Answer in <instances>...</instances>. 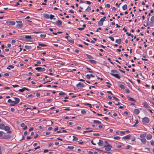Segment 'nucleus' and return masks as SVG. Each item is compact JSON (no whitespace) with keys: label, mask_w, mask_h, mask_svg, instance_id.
<instances>
[{"label":"nucleus","mask_w":154,"mask_h":154,"mask_svg":"<svg viewBox=\"0 0 154 154\" xmlns=\"http://www.w3.org/2000/svg\"><path fill=\"white\" fill-rule=\"evenodd\" d=\"M73 141H77L78 140V139L75 136H73Z\"/></svg>","instance_id":"obj_35"},{"label":"nucleus","mask_w":154,"mask_h":154,"mask_svg":"<svg viewBox=\"0 0 154 154\" xmlns=\"http://www.w3.org/2000/svg\"><path fill=\"white\" fill-rule=\"evenodd\" d=\"M16 22L17 23H18V24H17L16 25V26L17 27L21 28V27H23V24L22 23V21H20V20H19V21L17 20V21H16Z\"/></svg>","instance_id":"obj_1"},{"label":"nucleus","mask_w":154,"mask_h":154,"mask_svg":"<svg viewBox=\"0 0 154 154\" xmlns=\"http://www.w3.org/2000/svg\"><path fill=\"white\" fill-rule=\"evenodd\" d=\"M106 6L108 8H109L110 7V5L109 4H107L106 5Z\"/></svg>","instance_id":"obj_58"},{"label":"nucleus","mask_w":154,"mask_h":154,"mask_svg":"<svg viewBox=\"0 0 154 154\" xmlns=\"http://www.w3.org/2000/svg\"><path fill=\"white\" fill-rule=\"evenodd\" d=\"M35 69L38 72H43L45 70V68H42L41 67H36Z\"/></svg>","instance_id":"obj_5"},{"label":"nucleus","mask_w":154,"mask_h":154,"mask_svg":"<svg viewBox=\"0 0 154 154\" xmlns=\"http://www.w3.org/2000/svg\"><path fill=\"white\" fill-rule=\"evenodd\" d=\"M151 27L153 26V23L152 22H150L149 25Z\"/></svg>","instance_id":"obj_45"},{"label":"nucleus","mask_w":154,"mask_h":154,"mask_svg":"<svg viewBox=\"0 0 154 154\" xmlns=\"http://www.w3.org/2000/svg\"><path fill=\"white\" fill-rule=\"evenodd\" d=\"M6 23L8 25H14L15 24V22L9 20H7Z\"/></svg>","instance_id":"obj_3"},{"label":"nucleus","mask_w":154,"mask_h":154,"mask_svg":"<svg viewBox=\"0 0 154 154\" xmlns=\"http://www.w3.org/2000/svg\"><path fill=\"white\" fill-rule=\"evenodd\" d=\"M104 19L103 18H101L100 20V21H101V22H102L103 23V22L104 21Z\"/></svg>","instance_id":"obj_63"},{"label":"nucleus","mask_w":154,"mask_h":154,"mask_svg":"<svg viewBox=\"0 0 154 154\" xmlns=\"http://www.w3.org/2000/svg\"><path fill=\"white\" fill-rule=\"evenodd\" d=\"M21 126L23 128V129L24 130H26L27 129V126L24 123H22L21 125Z\"/></svg>","instance_id":"obj_10"},{"label":"nucleus","mask_w":154,"mask_h":154,"mask_svg":"<svg viewBox=\"0 0 154 154\" xmlns=\"http://www.w3.org/2000/svg\"><path fill=\"white\" fill-rule=\"evenodd\" d=\"M149 122V118L147 117H145L143 118L142 122L143 123H148Z\"/></svg>","instance_id":"obj_4"},{"label":"nucleus","mask_w":154,"mask_h":154,"mask_svg":"<svg viewBox=\"0 0 154 154\" xmlns=\"http://www.w3.org/2000/svg\"><path fill=\"white\" fill-rule=\"evenodd\" d=\"M131 136V135L130 134H128L123 137L122 138L123 139H128L130 138Z\"/></svg>","instance_id":"obj_13"},{"label":"nucleus","mask_w":154,"mask_h":154,"mask_svg":"<svg viewBox=\"0 0 154 154\" xmlns=\"http://www.w3.org/2000/svg\"><path fill=\"white\" fill-rule=\"evenodd\" d=\"M128 99L130 101H135L136 100H134L133 98L129 96L127 97Z\"/></svg>","instance_id":"obj_18"},{"label":"nucleus","mask_w":154,"mask_h":154,"mask_svg":"<svg viewBox=\"0 0 154 154\" xmlns=\"http://www.w3.org/2000/svg\"><path fill=\"white\" fill-rule=\"evenodd\" d=\"M107 59L108 60H109V61L113 65H114L113 63L111 61V60L110 58H109Z\"/></svg>","instance_id":"obj_53"},{"label":"nucleus","mask_w":154,"mask_h":154,"mask_svg":"<svg viewBox=\"0 0 154 154\" xmlns=\"http://www.w3.org/2000/svg\"><path fill=\"white\" fill-rule=\"evenodd\" d=\"M97 24L99 26H101L103 25V23L100 21L98 22Z\"/></svg>","instance_id":"obj_27"},{"label":"nucleus","mask_w":154,"mask_h":154,"mask_svg":"<svg viewBox=\"0 0 154 154\" xmlns=\"http://www.w3.org/2000/svg\"><path fill=\"white\" fill-rule=\"evenodd\" d=\"M152 138V136L150 134H148L146 137V139L147 140H150Z\"/></svg>","instance_id":"obj_22"},{"label":"nucleus","mask_w":154,"mask_h":154,"mask_svg":"<svg viewBox=\"0 0 154 154\" xmlns=\"http://www.w3.org/2000/svg\"><path fill=\"white\" fill-rule=\"evenodd\" d=\"M5 130L6 131H9L10 129V128L9 127H8V126H5V128H4Z\"/></svg>","instance_id":"obj_21"},{"label":"nucleus","mask_w":154,"mask_h":154,"mask_svg":"<svg viewBox=\"0 0 154 154\" xmlns=\"http://www.w3.org/2000/svg\"><path fill=\"white\" fill-rule=\"evenodd\" d=\"M81 113L82 114L84 115L86 113V111L85 110H82L81 111Z\"/></svg>","instance_id":"obj_39"},{"label":"nucleus","mask_w":154,"mask_h":154,"mask_svg":"<svg viewBox=\"0 0 154 154\" xmlns=\"http://www.w3.org/2000/svg\"><path fill=\"white\" fill-rule=\"evenodd\" d=\"M144 106L146 108H149L150 107L149 105L146 102H145L144 103Z\"/></svg>","instance_id":"obj_16"},{"label":"nucleus","mask_w":154,"mask_h":154,"mask_svg":"<svg viewBox=\"0 0 154 154\" xmlns=\"http://www.w3.org/2000/svg\"><path fill=\"white\" fill-rule=\"evenodd\" d=\"M103 146L105 147V150L107 151L110 150L112 147V146L109 144L107 145H105Z\"/></svg>","instance_id":"obj_2"},{"label":"nucleus","mask_w":154,"mask_h":154,"mask_svg":"<svg viewBox=\"0 0 154 154\" xmlns=\"http://www.w3.org/2000/svg\"><path fill=\"white\" fill-rule=\"evenodd\" d=\"M119 87L122 89H124L125 88V86L122 85H119Z\"/></svg>","instance_id":"obj_34"},{"label":"nucleus","mask_w":154,"mask_h":154,"mask_svg":"<svg viewBox=\"0 0 154 154\" xmlns=\"http://www.w3.org/2000/svg\"><path fill=\"white\" fill-rule=\"evenodd\" d=\"M94 123H98L99 124H101V122L100 121H98V120H94Z\"/></svg>","instance_id":"obj_28"},{"label":"nucleus","mask_w":154,"mask_h":154,"mask_svg":"<svg viewBox=\"0 0 154 154\" xmlns=\"http://www.w3.org/2000/svg\"><path fill=\"white\" fill-rule=\"evenodd\" d=\"M8 102L12 103V104H10V106H13L15 105V104H14V101H12L10 99H9L8 100Z\"/></svg>","instance_id":"obj_9"},{"label":"nucleus","mask_w":154,"mask_h":154,"mask_svg":"<svg viewBox=\"0 0 154 154\" xmlns=\"http://www.w3.org/2000/svg\"><path fill=\"white\" fill-rule=\"evenodd\" d=\"M141 141L142 143H143L144 144H145L146 142V140L145 138H142L141 140Z\"/></svg>","instance_id":"obj_17"},{"label":"nucleus","mask_w":154,"mask_h":154,"mask_svg":"<svg viewBox=\"0 0 154 154\" xmlns=\"http://www.w3.org/2000/svg\"><path fill=\"white\" fill-rule=\"evenodd\" d=\"M131 147V146L130 145H128L127 146V147H126V149H129Z\"/></svg>","instance_id":"obj_55"},{"label":"nucleus","mask_w":154,"mask_h":154,"mask_svg":"<svg viewBox=\"0 0 154 154\" xmlns=\"http://www.w3.org/2000/svg\"><path fill=\"white\" fill-rule=\"evenodd\" d=\"M54 17V16L52 14H51L50 16V18L51 19H52Z\"/></svg>","instance_id":"obj_52"},{"label":"nucleus","mask_w":154,"mask_h":154,"mask_svg":"<svg viewBox=\"0 0 154 154\" xmlns=\"http://www.w3.org/2000/svg\"><path fill=\"white\" fill-rule=\"evenodd\" d=\"M26 39H30L32 38V37L30 35H26L25 37Z\"/></svg>","instance_id":"obj_32"},{"label":"nucleus","mask_w":154,"mask_h":154,"mask_svg":"<svg viewBox=\"0 0 154 154\" xmlns=\"http://www.w3.org/2000/svg\"><path fill=\"white\" fill-rule=\"evenodd\" d=\"M120 138V137L118 136L114 137H113L114 139L115 140H119Z\"/></svg>","instance_id":"obj_40"},{"label":"nucleus","mask_w":154,"mask_h":154,"mask_svg":"<svg viewBox=\"0 0 154 154\" xmlns=\"http://www.w3.org/2000/svg\"><path fill=\"white\" fill-rule=\"evenodd\" d=\"M99 128H103V125H99L98 126Z\"/></svg>","instance_id":"obj_61"},{"label":"nucleus","mask_w":154,"mask_h":154,"mask_svg":"<svg viewBox=\"0 0 154 154\" xmlns=\"http://www.w3.org/2000/svg\"><path fill=\"white\" fill-rule=\"evenodd\" d=\"M40 94L39 93H37L36 94V96L37 97H38L40 96Z\"/></svg>","instance_id":"obj_62"},{"label":"nucleus","mask_w":154,"mask_h":154,"mask_svg":"<svg viewBox=\"0 0 154 154\" xmlns=\"http://www.w3.org/2000/svg\"><path fill=\"white\" fill-rule=\"evenodd\" d=\"M55 23L57 26H60L62 24V22L60 20H58Z\"/></svg>","instance_id":"obj_11"},{"label":"nucleus","mask_w":154,"mask_h":154,"mask_svg":"<svg viewBox=\"0 0 154 154\" xmlns=\"http://www.w3.org/2000/svg\"><path fill=\"white\" fill-rule=\"evenodd\" d=\"M93 135L95 136H98L100 135V134L99 133H94L93 134Z\"/></svg>","instance_id":"obj_47"},{"label":"nucleus","mask_w":154,"mask_h":154,"mask_svg":"<svg viewBox=\"0 0 154 154\" xmlns=\"http://www.w3.org/2000/svg\"><path fill=\"white\" fill-rule=\"evenodd\" d=\"M3 135V132L0 131V137H2Z\"/></svg>","instance_id":"obj_59"},{"label":"nucleus","mask_w":154,"mask_h":154,"mask_svg":"<svg viewBox=\"0 0 154 154\" xmlns=\"http://www.w3.org/2000/svg\"><path fill=\"white\" fill-rule=\"evenodd\" d=\"M97 144L99 146H101L103 145V141L101 140H99V142L97 143Z\"/></svg>","instance_id":"obj_12"},{"label":"nucleus","mask_w":154,"mask_h":154,"mask_svg":"<svg viewBox=\"0 0 154 154\" xmlns=\"http://www.w3.org/2000/svg\"><path fill=\"white\" fill-rule=\"evenodd\" d=\"M14 67V66L12 65H9L7 68V69H10L11 68H13Z\"/></svg>","instance_id":"obj_24"},{"label":"nucleus","mask_w":154,"mask_h":154,"mask_svg":"<svg viewBox=\"0 0 154 154\" xmlns=\"http://www.w3.org/2000/svg\"><path fill=\"white\" fill-rule=\"evenodd\" d=\"M90 61L94 64H96L97 63V62L94 60H90Z\"/></svg>","instance_id":"obj_43"},{"label":"nucleus","mask_w":154,"mask_h":154,"mask_svg":"<svg viewBox=\"0 0 154 154\" xmlns=\"http://www.w3.org/2000/svg\"><path fill=\"white\" fill-rule=\"evenodd\" d=\"M146 136V134H141L140 135V137L141 138H143L145 137Z\"/></svg>","instance_id":"obj_23"},{"label":"nucleus","mask_w":154,"mask_h":154,"mask_svg":"<svg viewBox=\"0 0 154 154\" xmlns=\"http://www.w3.org/2000/svg\"><path fill=\"white\" fill-rule=\"evenodd\" d=\"M110 74L112 75V76H114V77H115L117 78H118V79H120V76L119 75V74H114L113 73H111Z\"/></svg>","instance_id":"obj_6"},{"label":"nucleus","mask_w":154,"mask_h":154,"mask_svg":"<svg viewBox=\"0 0 154 154\" xmlns=\"http://www.w3.org/2000/svg\"><path fill=\"white\" fill-rule=\"evenodd\" d=\"M86 56H87V57L89 59H92L93 58L92 57L89 55L86 54Z\"/></svg>","instance_id":"obj_26"},{"label":"nucleus","mask_w":154,"mask_h":154,"mask_svg":"<svg viewBox=\"0 0 154 154\" xmlns=\"http://www.w3.org/2000/svg\"><path fill=\"white\" fill-rule=\"evenodd\" d=\"M109 38H110L112 41H114V39L112 37L109 36Z\"/></svg>","instance_id":"obj_51"},{"label":"nucleus","mask_w":154,"mask_h":154,"mask_svg":"<svg viewBox=\"0 0 154 154\" xmlns=\"http://www.w3.org/2000/svg\"><path fill=\"white\" fill-rule=\"evenodd\" d=\"M4 75L6 76H9V74L8 73H5L4 74Z\"/></svg>","instance_id":"obj_56"},{"label":"nucleus","mask_w":154,"mask_h":154,"mask_svg":"<svg viewBox=\"0 0 154 154\" xmlns=\"http://www.w3.org/2000/svg\"><path fill=\"white\" fill-rule=\"evenodd\" d=\"M67 148L69 149H72L74 148V147L73 146H68L67 147Z\"/></svg>","instance_id":"obj_44"},{"label":"nucleus","mask_w":154,"mask_h":154,"mask_svg":"<svg viewBox=\"0 0 154 154\" xmlns=\"http://www.w3.org/2000/svg\"><path fill=\"white\" fill-rule=\"evenodd\" d=\"M84 105H88V106H89V107L90 108H92V107L91 106V105L90 104H89V103H84Z\"/></svg>","instance_id":"obj_36"},{"label":"nucleus","mask_w":154,"mask_h":154,"mask_svg":"<svg viewBox=\"0 0 154 154\" xmlns=\"http://www.w3.org/2000/svg\"><path fill=\"white\" fill-rule=\"evenodd\" d=\"M11 137V136L9 135H6L5 137V138L6 139H9Z\"/></svg>","instance_id":"obj_29"},{"label":"nucleus","mask_w":154,"mask_h":154,"mask_svg":"<svg viewBox=\"0 0 154 154\" xmlns=\"http://www.w3.org/2000/svg\"><path fill=\"white\" fill-rule=\"evenodd\" d=\"M38 45L39 46H43V47H46V46H47V45H44V44H40V43H39L38 44Z\"/></svg>","instance_id":"obj_42"},{"label":"nucleus","mask_w":154,"mask_h":154,"mask_svg":"<svg viewBox=\"0 0 154 154\" xmlns=\"http://www.w3.org/2000/svg\"><path fill=\"white\" fill-rule=\"evenodd\" d=\"M91 10V8L90 7L88 6L87 8L85 10V11H87L89 12Z\"/></svg>","instance_id":"obj_30"},{"label":"nucleus","mask_w":154,"mask_h":154,"mask_svg":"<svg viewBox=\"0 0 154 154\" xmlns=\"http://www.w3.org/2000/svg\"><path fill=\"white\" fill-rule=\"evenodd\" d=\"M43 16L44 18H46V19H49L50 18L49 15L48 14H43Z\"/></svg>","instance_id":"obj_15"},{"label":"nucleus","mask_w":154,"mask_h":154,"mask_svg":"<svg viewBox=\"0 0 154 154\" xmlns=\"http://www.w3.org/2000/svg\"><path fill=\"white\" fill-rule=\"evenodd\" d=\"M140 112V111L138 109H135L134 111V113L136 114V115H138L139 114Z\"/></svg>","instance_id":"obj_14"},{"label":"nucleus","mask_w":154,"mask_h":154,"mask_svg":"<svg viewBox=\"0 0 154 154\" xmlns=\"http://www.w3.org/2000/svg\"><path fill=\"white\" fill-rule=\"evenodd\" d=\"M76 86L78 87L82 88L84 86V85L83 83L79 82L76 85Z\"/></svg>","instance_id":"obj_7"},{"label":"nucleus","mask_w":154,"mask_h":154,"mask_svg":"<svg viewBox=\"0 0 154 154\" xmlns=\"http://www.w3.org/2000/svg\"><path fill=\"white\" fill-rule=\"evenodd\" d=\"M121 41H122L121 39L120 38H119V39H116V40L115 42H116L119 44H120L121 43Z\"/></svg>","instance_id":"obj_19"},{"label":"nucleus","mask_w":154,"mask_h":154,"mask_svg":"<svg viewBox=\"0 0 154 154\" xmlns=\"http://www.w3.org/2000/svg\"><path fill=\"white\" fill-rule=\"evenodd\" d=\"M11 110L12 112H14L15 111V109L14 108H11Z\"/></svg>","instance_id":"obj_60"},{"label":"nucleus","mask_w":154,"mask_h":154,"mask_svg":"<svg viewBox=\"0 0 154 154\" xmlns=\"http://www.w3.org/2000/svg\"><path fill=\"white\" fill-rule=\"evenodd\" d=\"M14 98L15 100V101H14V104H15V105L18 104L20 102V100L18 98L14 97Z\"/></svg>","instance_id":"obj_8"},{"label":"nucleus","mask_w":154,"mask_h":154,"mask_svg":"<svg viewBox=\"0 0 154 154\" xmlns=\"http://www.w3.org/2000/svg\"><path fill=\"white\" fill-rule=\"evenodd\" d=\"M40 36L42 38H44V37H45V36H46V35L41 34L40 35Z\"/></svg>","instance_id":"obj_49"},{"label":"nucleus","mask_w":154,"mask_h":154,"mask_svg":"<svg viewBox=\"0 0 154 154\" xmlns=\"http://www.w3.org/2000/svg\"><path fill=\"white\" fill-rule=\"evenodd\" d=\"M107 93L109 94H111V95H113V94L112 93V92L111 91H107Z\"/></svg>","instance_id":"obj_57"},{"label":"nucleus","mask_w":154,"mask_h":154,"mask_svg":"<svg viewBox=\"0 0 154 154\" xmlns=\"http://www.w3.org/2000/svg\"><path fill=\"white\" fill-rule=\"evenodd\" d=\"M86 77L87 78L90 79V75H89L87 74L86 75Z\"/></svg>","instance_id":"obj_54"},{"label":"nucleus","mask_w":154,"mask_h":154,"mask_svg":"<svg viewBox=\"0 0 154 154\" xmlns=\"http://www.w3.org/2000/svg\"><path fill=\"white\" fill-rule=\"evenodd\" d=\"M24 89H23V88L22 89H20L19 90V91L21 92H23L24 91Z\"/></svg>","instance_id":"obj_48"},{"label":"nucleus","mask_w":154,"mask_h":154,"mask_svg":"<svg viewBox=\"0 0 154 154\" xmlns=\"http://www.w3.org/2000/svg\"><path fill=\"white\" fill-rule=\"evenodd\" d=\"M97 150L98 151H101L102 152H106V153H109V152H106L105 151H103L102 150H101V149H95Z\"/></svg>","instance_id":"obj_41"},{"label":"nucleus","mask_w":154,"mask_h":154,"mask_svg":"<svg viewBox=\"0 0 154 154\" xmlns=\"http://www.w3.org/2000/svg\"><path fill=\"white\" fill-rule=\"evenodd\" d=\"M151 21L154 23V16H152L151 18Z\"/></svg>","instance_id":"obj_46"},{"label":"nucleus","mask_w":154,"mask_h":154,"mask_svg":"<svg viewBox=\"0 0 154 154\" xmlns=\"http://www.w3.org/2000/svg\"><path fill=\"white\" fill-rule=\"evenodd\" d=\"M151 144L152 146H154V141L152 140L151 141Z\"/></svg>","instance_id":"obj_50"},{"label":"nucleus","mask_w":154,"mask_h":154,"mask_svg":"<svg viewBox=\"0 0 154 154\" xmlns=\"http://www.w3.org/2000/svg\"><path fill=\"white\" fill-rule=\"evenodd\" d=\"M111 73H117L118 72V71L116 70H115V69L111 70Z\"/></svg>","instance_id":"obj_31"},{"label":"nucleus","mask_w":154,"mask_h":154,"mask_svg":"<svg viewBox=\"0 0 154 154\" xmlns=\"http://www.w3.org/2000/svg\"><path fill=\"white\" fill-rule=\"evenodd\" d=\"M78 29L80 30H82L84 29V28H78Z\"/></svg>","instance_id":"obj_64"},{"label":"nucleus","mask_w":154,"mask_h":154,"mask_svg":"<svg viewBox=\"0 0 154 154\" xmlns=\"http://www.w3.org/2000/svg\"><path fill=\"white\" fill-rule=\"evenodd\" d=\"M122 9L123 10H125L127 9V5L126 4L124 5L122 7Z\"/></svg>","instance_id":"obj_25"},{"label":"nucleus","mask_w":154,"mask_h":154,"mask_svg":"<svg viewBox=\"0 0 154 154\" xmlns=\"http://www.w3.org/2000/svg\"><path fill=\"white\" fill-rule=\"evenodd\" d=\"M59 94L60 96H61V95L64 96L66 94V93L64 92H60L59 93Z\"/></svg>","instance_id":"obj_37"},{"label":"nucleus","mask_w":154,"mask_h":154,"mask_svg":"<svg viewBox=\"0 0 154 154\" xmlns=\"http://www.w3.org/2000/svg\"><path fill=\"white\" fill-rule=\"evenodd\" d=\"M68 41L70 42V43L73 44L74 43V41L73 40H71V39H68Z\"/></svg>","instance_id":"obj_38"},{"label":"nucleus","mask_w":154,"mask_h":154,"mask_svg":"<svg viewBox=\"0 0 154 154\" xmlns=\"http://www.w3.org/2000/svg\"><path fill=\"white\" fill-rule=\"evenodd\" d=\"M5 125L3 124H0V129H3L5 128Z\"/></svg>","instance_id":"obj_20"},{"label":"nucleus","mask_w":154,"mask_h":154,"mask_svg":"<svg viewBox=\"0 0 154 154\" xmlns=\"http://www.w3.org/2000/svg\"><path fill=\"white\" fill-rule=\"evenodd\" d=\"M25 48L27 49H31L32 48V47L30 46L26 45L25 46Z\"/></svg>","instance_id":"obj_33"}]
</instances>
